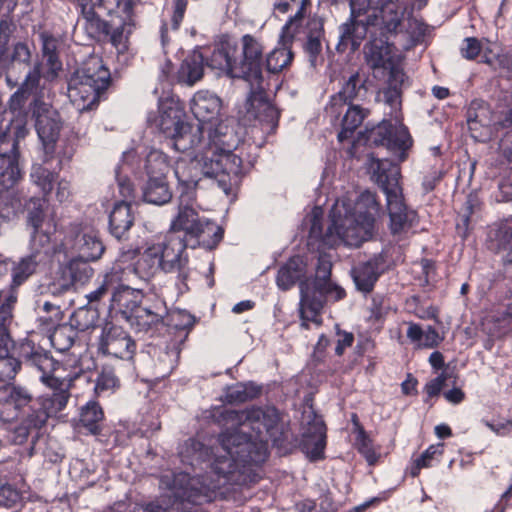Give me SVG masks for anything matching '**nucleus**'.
<instances>
[{"mask_svg": "<svg viewBox=\"0 0 512 512\" xmlns=\"http://www.w3.org/2000/svg\"><path fill=\"white\" fill-rule=\"evenodd\" d=\"M482 45L476 37H467L463 40V45L460 52L463 58L467 60H474L480 54Z\"/></svg>", "mask_w": 512, "mask_h": 512, "instance_id": "774afa93", "label": "nucleus"}, {"mask_svg": "<svg viewBox=\"0 0 512 512\" xmlns=\"http://www.w3.org/2000/svg\"><path fill=\"white\" fill-rule=\"evenodd\" d=\"M26 223L30 230L55 225L48 216V202L45 198H31L26 204Z\"/></svg>", "mask_w": 512, "mask_h": 512, "instance_id": "c03bdc74", "label": "nucleus"}, {"mask_svg": "<svg viewBox=\"0 0 512 512\" xmlns=\"http://www.w3.org/2000/svg\"><path fill=\"white\" fill-rule=\"evenodd\" d=\"M192 200L188 192L186 195L181 194L178 215L172 221L171 228L174 231H184L196 238L199 245L212 250L221 242L224 230L212 221L201 219L192 203H189Z\"/></svg>", "mask_w": 512, "mask_h": 512, "instance_id": "6e6552de", "label": "nucleus"}, {"mask_svg": "<svg viewBox=\"0 0 512 512\" xmlns=\"http://www.w3.org/2000/svg\"><path fill=\"white\" fill-rule=\"evenodd\" d=\"M314 433L306 432L304 435L303 448L312 461L323 458L326 445V427L322 421H316L313 425Z\"/></svg>", "mask_w": 512, "mask_h": 512, "instance_id": "09e8293b", "label": "nucleus"}, {"mask_svg": "<svg viewBox=\"0 0 512 512\" xmlns=\"http://www.w3.org/2000/svg\"><path fill=\"white\" fill-rule=\"evenodd\" d=\"M19 422L9 431V440L14 445L23 447V453L29 458L37 450V445L45 435L44 418L37 416L31 409L17 411Z\"/></svg>", "mask_w": 512, "mask_h": 512, "instance_id": "ddd939ff", "label": "nucleus"}, {"mask_svg": "<svg viewBox=\"0 0 512 512\" xmlns=\"http://www.w3.org/2000/svg\"><path fill=\"white\" fill-rule=\"evenodd\" d=\"M247 113L261 122L277 126L280 113L277 108L269 101L267 93L262 84L251 87L250 95L246 102Z\"/></svg>", "mask_w": 512, "mask_h": 512, "instance_id": "393cba45", "label": "nucleus"}, {"mask_svg": "<svg viewBox=\"0 0 512 512\" xmlns=\"http://www.w3.org/2000/svg\"><path fill=\"white\" fill-rule=\"evenodd\" d=\"M264 408L250 407L233 410L224 406L210 411L209 418L226 427L218 436L223 454L216 455L212 469L219 477L234 481L233 475L248 464H261L268 457L263 433Z\"/></svg>", "mask_w": 512, "mask_h": 512, "instance_id": "f257e3e1", "label": "nucleus"}, {"mask_svg": "<svg viewBox=\"0 0 512 512\" xmlns=\"http://www.w3.org/2000/svg\"><path fill=\"white\" fill-rule=\"evenodd\" d=\"M134 215L131 204L126 200L116 202L109 215L110 233L117 239H121L133 226Z\"/></svg>", "mask_w": 512, "mask_h": 512, "instance_id": "e433bc0d", "label": "nucleus"}, {"mask_svg": "<svg viewBox=\"0 0 512 512\" xmlns=\"http://www.w3.org/2000/svg\"><path fill=\"white\" fill-rule=\"evenodd\" d=\"M183 110L173 102L162 103L159 110L157 126L170 139L180 126L185 123Z\"/></svg>", "mask_w": 512, "mask_h": 512, "instance_id": "ea45409f", "label": "nucleus"}, {"mask_svg": "<svg viewBox=\"0 0 512 512\" xmlns=\"http://www.w3.org/2000/svg\"><path fill=\"white\" fill-rule=\"evenodd\" d=\"M367 115L368 110L363 109L359 105L350 104L341 121L342 129L338 133L339 141L342 142L349 138L352 133L362 124Z\"/></svg>", "mask_w": 512, "mask_h": 512, "instance_id": "603ef678", "label": "nucleus"}, {"mask_svg": "<svg viewBox=\"0 0 512 512\" xmlns=\"http://www.w3.org/2000/svg\"><path fill=\"white\" fill-rule=\"evenodd\" d=\"M55 230L56 225L30 230V254L40 261L50 257L56 251L51 239Z\"/></svg>", "mask_w": 512, "mask_h": 512, "instance_id": "a19ab883", "label": "nucleus"}, {"mask_svg": "<svg viewBox=\"0 0 512 512\" xmlns=\"http://www.w3.org/2000/svg\"><path fill=\"white\" fill-rule=\"evenodd\" d=\"M366 82L367 77L360 74L359 71H355L347 77L343 76L341 88L331 96L326 108L327 112L338 118L344 106L350 105L355 100L365 98L367 94Z\"/></svg>", "mask_w": 512, "mask_h": 512, "instance_id": "6ab92c4d", "label": "nucleus"}, {"mask_svg": "<svg viewBox=\"0 0 512 512\" xmlns=\"http://www.w3.org/2000/svg\"><path fill=\"white\" fill-rule=\"evenodd\" d=\"M42 58H43V62H41L42 67L43 66L45 67V70L43 72L44 81H48V82L55 81L59 77L60 72L63 69V64L59 57V54L54 55V56L50 55V56H46V57H42Z\"/></svg>", "mask_w": 512, "mask_h": 512, "instance_id": "e2e57ef3", "label": "nucleus"}, {"mask_svg": "<svg viewBox=\"0 0 512 512\" xmlns=\"http://www.w3.org/2000/svg\"><path fill=\"white\" fill-rule=\"evenodd\" d=\"M366 134V139L371 145L386 147L389 151L397 154L401 162L406 160L407 151L413 144L407 127L394 126L386 120L371 129H366Z\"/></svg>", "mask_w": 512, "mask_h": 512, "instance_id": "2eb2a0df", "label": "nucleus"}, {"mask_svg": "<svg viewBox=\"0 0 512 512\" xmlns=\"http://www.w3.org/2000/svg\"><path fill=\"white\" fill-rule=\"evenodd\" d=\"M54 154L47 155L42 164H36L32 167L31 179L42 192L47 195L49 194L56 181L58 180V168L57 165H52Z\"/></svg>", "mask_w": 512, "mask_h": 512, "instance_id": "79ce46f5", "label": "nucleus"}, {"mask_svg": "<svg viewBox=\"0 0 512 512\" xmlns=\"http://www.w3.org/2000/svg\"><path fill=\"white\" fill-rule=\"evenodd\" d=\"M41 261L35 258V255H27L22 257L19 261L13 262L11 269L12 276V289H17L25 283L30 276L36 272V268Z\"/></svg>", "mask_w": 512, "mask_h": 512, "instance_id": "3c124183", "label": "nucleus"}, {"mask_svg": "<svg viewBox=\"0 0 512 512\" xmlns=\"http://www.w3.org/2000/svg\"><path fill=\"white\" fill-rule=\"evenodd\" d=\"M77 335L78 332L68 323L58 325L49 338L56 350L66 352L74 345Z\"/></svg>", "mask_w": 512, "mask_h": 512, "instance_id": "864d4df0", "label": "nucleus"}, {"mask_svg": "<svg viewBox=\"0 0 512 512\" xmlns=\"http://www.w3.org/2000/svg\"><path fill=\"white\" fill-rule=\"evenodd\" d=\"M170 170V161L166 154L157 149L149 151L144 164V173L146 178H168Z\"/></svg>", "mask_w": 512, "mask_h": 512, "instance_id": "8fccbe9b", "label": "nucleus"}, {"mask_svg": "<svg viewBox=\"0 0 512 512\" xmlns=\"http://www.w3.org/2000/svg\"><path fill=\"white\" fill-rule=\"evenodd\" d=\"M209 61L210 59L206 62L207 66H209ZM204 68L205 58L203 54L199 50H194L182 61L177 72L178 82L193 86L203 78Z\"/></svg>", "mask_w": 512, "mask_h": 512, "instance_id": "c9c22d12", "label": "nucleus"}, {"mask_svg": "<svg viewBox=\"0 0 512 512\" xmlns=\"http://www.w3.org/2000/svg\"><path fill=\"white\" fill-rule=\"evenodd\" d=\"M381 34L397 33L409 15V0H380Z\"/></svg>", "mask_w": 512, "mask_h": 512, "instance_id": "c756f323", "label": "nucleus"}, {"mask_svg": "<svg viewBox=\"0 0 512 512\" xmlns=\"http://www.w3.org/2000/svg\"><path fill=\"white\" fill-rule=\"evenodd\" d=\"M264 413L263 431H265L274 440H277L282 434V429L279 426L280 414L275 407L264 408Z\"/></svg>", "mask_w": 512, "mask_h": 512, "instance_id": "680f3d73", "label": "nucleus"}, {"mask_svg": "<svg viewBox=\"0 0 512 512\" xmlns=\"http://www.w3.org/2000/svg\"><path fill=\"white\" fill-rule=\"evenodd\" d=\"M164 314H166L164 302L157 301L153 306L143 305L141 308H137L128 322L137 332L153 334L160 326L164 325Z\"/></svg>", "mask_w": 512, "mask_h": 512, "instance_id": "c85d7f7f", "label": "nucleus"}, {"mask_svg": "<svg viewBox=\"0 0 512 512\" xmlns=\"http://www.w3.org/2000/svg\"><path fill=\"white\" fill-rule=\"evenodd\" d=\"M274 15H283L296 10L286 21L283 30L287 34H295L311 9V0H268Z\"/></svg>", "mask_w": 512, "mask_h": 512, "instance_id": "a878e982", "label": "nucleus"}, {"mask_svg": "<svg viewBox=\"0 0 512 512\" xmlns=\"http://www.w3.org/2000/svg\"><path fill=\"white\" fill-rule=\"evenodd\" d=\"M60 247L65 254H75L91 261H98L106 249L99 231L83 222H73L65 227Z\"/></svg>", "mask_w": 512, "mask_h": 512, "instance_id": "9b49d317", "label": "nucleus"}, {"mask_svg": "<svg viewBox=\"0 0 512 512\" xmlns=\"http://www.w3.org/2000/svg\"><path fill=\"white\" fill-rule=\"evenodd\" d=\"M300 289V316L301 326L305 329L309 328V323L321 325L322 320L320 313L327 300L340 301L346 297L345 290L338 284L329 281L325 285L312 288L310 280L305 278L299 282Z\"/></svg>", "mask_w": 512, "mask_h": 512, "instance_id": "1a4fd4ad", "label": "nucleus"}, {"mask_svg": "<svg viewBox=\"0 0 512 512\" xmlns=\"http://www.w3.org/2000/svg\"><path fill=\"white\" fill-rule=\"evenodd\" d=\"M353 215L365 221L366 227L374 226L376 216L380 213V203L375 193L370 191L362 192L356 203Z\"/></svg>", "mask_w": 512, "mask_h": 512, "instance_id": "de8ad7c7", "label": "nucleus"}, {"mask_svg": "<svg viewBox=\"0 0 512 512\" xmlns=\"http://www.w3.org/2000/svg\"><path fill=\"white\" fill-rule=\"evenodd\" d=\"M159 251L160 246L157 243L145 249L133 265L126 267L131 269V276L136 275L142 280H149L158 271H162Z\"/></svg>", "mask_w": 512, "mask_h": 512, "instance_id": "72a5a7b5", "label": "nucleus"}, {"mask_svg": "<svg viewBox=\"0 0 512 512\" xmlns=\"http://www.w3.org/2000/svg\"><path fill=\"white\" fill-rule=\"evenodd\" d=\"M324 40V20L318 15L308 17L305 26V41L303 50L312 67L323 62L322 41Z\"/></svg>", "mask_w": 512, "mask_h": 512, "instance_id": "bb28decb", "label": "nucleus"}, {"mask_svg": "<svg viewBox=\"0 0 512 512\" xmlns=\"http://www.w3.org/2000/svg\"><path fill=\"white\" fill-rule=\"evenodd\" d=\"M208 65L231 78L244 79L254 87L264 80V45L251 34L243 35L239 45L229 38L222 39L214 48Z\"/></svg>", "mask_w": 512, "mask_h": 512, "instance_id": "7ed1b4c3", "label": "nucleus"}, {"mask_svg": "<svg viewBox=\"0 0 512 512\" xmlns=\"http://www.w3.org/2000/svg\"><path fill=\"white\" fill-rule=\"evenodd\" d=\"M374 226L366 227L365 221L345 210L342 217L338 204L332 210V223L326 230L324 237L328 247H334L343 243L351 247H359L368 240L373 232Z\"/></svg>", "mask_w": 512, "mask_h": 512, "instance_id": "9d476101", "label": "nucleus"}, {"mask_svg": "<svg viewBox=\"0 0 512 512\" xmlns=\"http://www.w3.org/2000/svg\"><path fill=\"white\" fill-rule=\"evenodd\" d=\"M111 82L109 70L99 59H91L77 69L68 82V97L80 111L91 110Z\"/></svg>", "mask_w": 512, "mask_h": 512, "instance_id": "423d86ee", "label": "nucleus"}, {"mask_svg": "<svg viewBox=\"0 0 512 512\" xmlns=\"http://www.w3.org/2000/svg\"><path fill=\"white\" fill-rule=\"evenodd\" d=\"M206 126L198 124L185 123L179 127L170 140L174 149L181 153H194L192 160L197 154H200L205 142L204 133Z\"/></svg>", "mask_w": 512, "mask_h": 512, "instance_id": "4be33fe9", "label": "nucleus"}, {"mask_svg": "<svg viewBox=\"0 0 512 512\" xmlns=\"http://www.w3.org/2000/svg\"><path fill=\"white\" fill-rule=\"evenodd\" d=\"M98 351L123 360H132L136 343L121 326L106 323L98 343Z\"/></svg>", "mask_w": 512, "mask_h": 512, "instance_id": "f3484780", "label": "nucleus"}, {"mask_svg": "<svg viewBox=\"0 0 512 512\" xmlns=\"http://www.w3.org/2000/svg\"><path fill=\"white\" fill-rule=\"evenodd\" d=\"M91 260L74 256L60 271V280L54 284L60 291H68L87 283L94 274V269L89 265Z\"/></svg>", "mask_w": 512, "mask_h": 512, "instance_id": "b1692460", "label": "nucleus"}, {"mask_svg": "<svg viewBox=\"0 0 512 512\" xmlns=\"http://www.w3.org/2000/svg\"><path fill=\"white\" fill-rule=\"evenodd\" d=\"M173 327L176 330L185 333V337L188 335L190 330L193 328L196 319L193 315L186 311H179L172 315Z\"/></svg>", "mask_w": 512, "mask_h": 512, "instance_id": "69168bd1", "label": "nucleus"}, {"mask_svg": "<svg viewBox=\"0 0 512 512\" xmlns=\"http://www.w3.org/2000/svg\"><path fill=\"white\" fill-rule=\"evenodd\" d=\"M22 500L21 492L11 484L0 485V506L16 507Z\"/></svg>", "mask_w": 512, "mask_h": 512, "instance_id": "0e129e2a", "label": "nucleus"}, {"mask_svg": "<svg viewBox=\"0 0 512 512\" xmlns=\"http://www.w3.org/2000/svg\"><path fill=\"white\" fill-rule=\"evenodd\" d=\"M141 191L144 202L157 206L169 203L173 196L168 178H146L141 187Z\"/></svg>", "mask_w": 512, "mask_h": 512, "instance_id": "f704fd0d", "label": "nucleus"}, {"mask_svg": "<svg viewBox=\"0 0 512 512\" xmlns=\"http://www.w3.org/2000/svg\"><path fill=\"white\" fill-rule=\"evenodd\" d=\"M20 356L27 366L41 372L40 381L42 383H44L45 377H55L54 372L60 365L48 351L32 341H26L21 344Z\"/></svg>", "mask_w": 512, "mask_h": 512, "instance_id": "5701e85b", "label": "nucleus"}, {"mask_svg": "<svg viewBox=\"0 0 512 512\" xmlns=\"http://www.w3.org/2000/svg\"><path fill=\"white\" fill-rule=\"evenodd\" d=\"M30 109L35 118V129L43 144L45 154H54L55 145L63 127L59 112L43 100L30 103Z\"/></svg>", "mask_w": 512, "mask_h": 512, "instance_id": "dca6fc26", "label": "nucleus"}, {"mask_svg": "<svg viewBox=\"0 0 512 512\" xmlns=\"http://www.w3.org/2000/svg\"><path fill=\"white\" fill-rule=\"evenodd\" d=\"M207 137L202 152L189 164H178L175 176L186 190L194 189L201 174L215 179L219 188L229 195L249 169L243 160L244 144L236 125L220 122L206 127Z\"/></svg>", "mask_w": 512, "mask_h": 512, "instance_id": "f03ea898", "label": "nucleus"}, {"mask_svg": "<svg viewBox=\"0 0 512 512\" xmlns=\"http://www.w3.org/2000/svg\"><path fill=\"white\" fill-rule=\"evenodd\" d=\"M131 269L124 268L121 264H115L108 271L99 286L87 295L88 301L98 302L105 295L111 292V296L114 291L119 289L121 282H130Z\"/></svg>", "mask_w": 512, "mask_h": 512, "instance_id": "473e14b6", "label": "nucleus"}, {"mask_svg": "<svg viewBox=\"0 0 512 512\" xmlns=\"http://www.w3.org/2000/svg\"><path fill=\"white\" fill-rule=\"evenodd\" d=\"M18 142L6 135H0V192L12 188L21 178L18 166Z\"/></svg>", "mask_w": 512, "mask_h": 512, "instance_id": "412c9836", "label": "nucleus"}, {"mask_svg": "<svg viewBox=\"0 0 512 512\" xmlns=\"http://www.w3.org/2000/svg\"><path fill=\"white\" fill-rule=\"evenodd\" d=\"M120 386L119 378L116 376L113 368L109 366L102 367L97 376L95 384V394L98 397L114 393Z\"/></svg>", "mask_w": 512, "mask_h": 512, "instance_id": "5fc2aeb1", "label": "nucleus"}, {"mask_svg": "<svg viewBox=\"0 0 512 512\" xmlns=\"http://www.w3.org/2000/svg\"><path fill=\"white\" fill-rule=\"evenodd\" d=\"M160 246V260L162 271L165 273H177V279L182 285L180 291L188 289L187 280L190 276L189 258L186 253L187 244L183 238L177 235H168Z\"/></svg>", "mask_w": 512, "mask_h": 512, "instance_id": "4468645a", "label": "nucleus"}, {"mask_svg": "<svg viewBox=\"0 0 512 512\" xmlns=\"http://www.w3.org/2000/svg\"><path fill=\"white\" fill-rule=\"evenodd\" d=\"M103 421L104 411L98 402L89 401L80 409L78 426L89 434L99 435Z\"/></svg>", "mask_w": 512, "mask_h": 512, "instance_id": "a18cd8bd", "label": "nucleus"}, {"mask_svg": "<svg viewBox=\"0 0 512 512\" xmlns=\"http://www.w3.org/2000/svg\"><path fill=\"white\" fill-rule=\"evenodd\" d=\"M170 489L176 498L199 505L209 501L212 487L204 477L181 472L174 475Z\"/></svg>", "mask_w": 512, "mask_h": 512, "instance_id": "aec40b11", "label": "nucleus"}, {"mask_svg": "<svg viewBox=\"0 0 512 512\" xmlns=\"http://www.w3.org/2000/svg\"><path fill=\"white\" fill-rule=\"evenodd\" d=\"M76 372L73 376L64 378L45 377L44 385L50 389L49 392L34 398L28 389L21 386H12L7 390L4 401L0 406V419L10 422L17 417V411L25 408L31 409L37 416H42L44 422L50 417L56 416L68 404L70 399V388L72 382L80 376Z\"/></svg>", "mask_w": 512, "mask_h": 512, "instance_id": "20e7f679", "label": "nucleus"}, {"mask_svg": "<svg viewBox=\"0 0 512 512\" xmlns=\"http://www.w3.org/2000/svg\"><path fill=\"white\" fill-rule=\"evenodd\" d=\"M13 347V340L0 339V381L2 382L13 380L21 369V361L11 352Z\"/></svg>", "mask_w": 512, "mask_h": 512, "instance_id": "49530a36", "label": "nucleus"}, {"mask_svg": "<svg viewBox=\"0 0 512 512\" xmlns=\"http://www.w3.org/2000/svg\"><path fill=\"white\" fill-rule=\"evenodd\" d=\"M357 427L356 445L360 454L364 456L369 465H374L379 458V454L375 451L371 438L367 435L364 428L355 422Z\"/></svg>", "mask_w": 512, "mask_h": 512, "instance_id": "13d9d810", "label": "nucleus"}, {"mask_svg": "<svg viewBox=\"0 0 512 512\" xmlns=\"http://www.w3.org/2000/svg\"><path fill=\"white\" fill-rule=\"evenodd\" d=\"M135 6H133L129 15H126L122 9L116 11L94 9L98 14L99 27L91 28L87 16L81 15L84 20V27L92 37L109 40L116 49L123 51L126 49L127 40V37L124 35L123 25L125 22L132 20Z\"/></svg>", "mask_w": 512, "mask_h": 512, "instance_id": "f8f14e48", "label": "nucleus"}, {"mask_svg": "<svg viewBox=\"0 0 512 512\" xmlns=\"http://www.w3.org/2000/svg\"><path fill=\"white\" fill-rule=\"evenodd\" d=\"M350 17L340 29L338 52L356 51L370 28L381 27L380 0H350Z\"/></svg>", "mask_w": 512, "mask_h": 512, "instance_id": "0eeeda50", "label": "nucleus"}, {"mask_svg": "<svg viewBox=\"0 0 512 512\" xmlns=\"http://www.w3.org/2000/svg\"><path fill=\"white\" fill-rule=\"evenodd\" d=\"M140 0H75L76 9L81 15L87 16L91 28L99 27V18L95 10L116 11L122 9L126 15L131 14L134 5Z\"/></svg>", "mask_w": 512, "mask_h": 512, "instance_id": "cd10ccee", "label": "nucleus"}, {"mask_svg": "<svg viewBox=\"0 0 512 512\" xmlns=\"http://www.w3.org/2000/svg\"><path fill=\"white\" fill-rule=\"evenodd\" d=\"M221 109V100L208 91H198L191 100L190 110L201 125L209 127Z\"/></svg>", "mask_w": 512, "mask_h": 512, "instance_id": "7c9ffc66", "label": "nucleus"}, {"mask_svg": "<svg viewBox=\"0 0 512 512\" xmlns=\"http://www.w3.org/2000/svg\"><path fill=\"white\" fill-rule=\"evenodd\" d=\"M443 454V444H436L429 446L418 458L414 460V466L411 470V475L417 477L422 468L431 466L433 459L440 457Z\"/></svg>", "mask_w": 512, "mask_h": 512, "instance_id": "052dcab7", "label": "nucleus"}, {"mask_svg": "<svg viewBox=\"0 0 512 512\" xmlns=\"http://www.w3.org/2000/svg\"><path fill=\"white\" fill-rule=\"evenodd\" d=\"M255 395L256 393L248 391L246 385H236L227 391L225 398L228 403H244Z\"/></svg>", "mask_w": 512, "mask_h": 512, "instance_id": "338daca9", "label": "nucleus"}, {"mask_svg": "<svg viewBox=\"0 0 512 512\" xmlns=\"http://www.w3.org/2000/svg\"><path fill=\"white\" fill-rule=\"evenodd\" d=\"M332 261L331 256L326 253H320L318 256L316 274L314 281H310L312 288H317L331 281Z\"/></svg>", "mask_w": 512, "mask_h": 512, "instance_id": "bf43d9fd", "label": "nucleus"}, {"mask_svg": "<svg viewBox=\"0 0 512 512\" xmlns=\"http://www.w3.org/2000/svg\"><path fill=\"white\" fill-rule=\"evenodd\" d=\"M383 264L382 257H374L355 267L352 270V277L357 289L364 293H370L383 272Z\"/></svg>", "mask_w": 512, "mask_h": 512, "instance_id": "2f4dec72", "label": "nucleus"}, {"mask_svg": "<svg viewBox=\"0 0 512 512\" xmlns=\"http://www.w3.org/2000/svg\"><path fill=\"white\" fill-rule=\"evenodd\" d=\"M365 61L374 76L378 77L379 73L384 74L385 71L394 66L390 55V49L383 42H373L364 48Z\"/></svg>", "mask_w": 512, "mask_h": 512, "instance_id": "58836bf2", "label": "nucleus"}, {"mask_svg": "<svg viewBox=\"0 0 512 512\" xmlns=\"http://www.w3.org/2000/svg\"><path fill=\"white\" fill-rule=\"evenodd\" d=\"M306 264L300 256L291 257L279 270L276 277L278 287L289 290L298 280L305 276Z\"/></svg>", "mask_w": 512, "mask_h": 512, "instance_id": "37998d69", "label": "nucleus"}, {"mask_svg": "<svg viewBox=\"0 0 512 512\" xmlns=\"http://www.w3.org/2000/svg\"><path fill=\"white\" fill-rule=\"evenodd\" d=\"M372 179L386 195L392 234L406 232L417 222V214L404 203L402 188L399 184L400 167L388 159L373 160Z\"/></svg>", "mask_w": 512, "mask_h": 512, "instance_id": "39448f33", "label": "nucleus"}, {"mask_svg": "<svg viewBox=\"0 0 512 512\" xmlns=\"http://www.w3.org/2000/svg\"><path fill=\"white\" fill-rule=\"evenodd\" d=\"M43 79L42 63L36 62L25 75L17 90L11 95L8 106L12 112H22L30 98L31 103L43 100L45 83Z\"/></svg>", "mask_w": 512, "mask_h": 512, "instance_id": "a211bd4d", "label": "nucleus"}, {"mask_svg": "<svg viewBox=\"0 0 512 512\" xmlns=\"http://www.w3.org/2000/svg\"><path fill=\"white\" fill-rule=\"evenodd\" d=\"M140 294L129 287L128 282H121L119 289L111 296V307L117 308L128 321L137 308H141Z\"/></svg>", "mask_w": 512, "mask_h": 512, "instance_id": "4c0bfd02", "label": "nucleus"}, {"mask_svg": "<svg viewBox=\"0 0 512 512\" xmlns=\"http://www.w3.org/2000/svg\"><path fill=\"white\" fill-rule=\"evenodd\" d=\"M294 54L290 48L282 46L272 50L266 57V70L269 73H279L284 68L288 67Z\"/></svg>", "mask_w": 512, "mask_h": 512, "instance_id": "6e6d98bb", "label": "nucleus"}, {"mask_svg": "<svg viewBox=\"0 0 512 512\" xmlns=\"http://www.w3.org/2000/svg\"><path fill=\"white\" fill-rule=\"evenodd\" d=\"M98 319L97 312L90 308L81 307L77 309L70 317L69 324L77 331H87L95 327Z\"/></svg>", "mask_w": 512, "mask_h": 512, "instance_id": "4d7b16f0", "label": "nucleus"}]
</instances>
